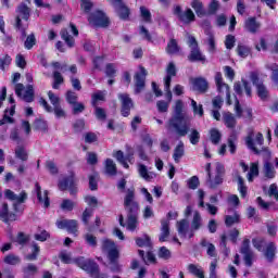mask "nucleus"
Wrapping results in <instances>:
<instances>
[{
	"label": "nucleus",
	"mask_w": 278,
	"mask_h": 278,
	"mask_svg": "<svg viewBox=\"0 0 278 278\" xmlns=\"http://www.w3.org/2000/svg\"><path fill=\"white\" fill-rule=\"evenodd\" d=\"M177 231L180 236V238H194V233L192 232V229L190 228V223L188 219H181L180 222H177Z\"/></svg>",
	"instance_id": "obj_22"
},
{
	"label": "nucleus",
	"mask_w": 278,
	"mask_h": 278,
	"mask_svg": "<svg viewBox=\"0 0 278 278\" xmlns=\"http://www.w3.org/2000/svg\"><path fill=\"white\" fill-rule=\"evenodd\" d=\"M223 121L228 129H236V125L238 124V122L230 112L223 113Z\"/></svg>",
	"instance_id": "obj_31"
},
{
	"label": "nucleus",
	"mask_w": 278,
	"mask_h": 278,
	"mask_svg": "<svg viewBox=\"0 0 278 278\" xmlns=\"http://www.w3.org/2000/svg\"><path fill=\"white\" fill-rule=\"evenodd\" d=\"M267 68H269V71H271V80L274 81V84H276L278 86V65L277 64H271L268 65Z\"/></svg>",
	"instance_id": "obj_58"
},
{
	"label": "nucleus",
	"mask_w": 278,
	"mask_h": 278,
	"mask_svg": "<svg viewBox=\"0 0 278 278\" xmlns=\"http://www.w3.org/2000/svg\"><path fill=\"white\" fill-rule=\"evenodd\" d=\"M99 181V174H92L89 176V188L90 190H97Z\"/></svg>",
	"instance_id": "obj_59"
},
{
	"label": "nucleus",
	"mask_w": 278,
	"mask_h": 278,
	"mask_svg": "<svg viewBox=\"0 0 278 278\" xmlns=\"http://www.w3.org/2000/svg\"><path fill=\"white\" fill-rule=\"evenodd\" d=\"M118 222L121 227H126L128 231H136L138 229V214H127L126 224L123 215H119Z\"/></svg>",
	"instance_id": "obj_17"
},
{
	"label": "nucleus",
	"mask_w": 278,
	"mask_h": 278,
	"mask_svg": "<svg viewBox=\"0 0 278 278\" xmlns=\"http://www.w3.org/2000/svg\"><path fill=\"white\" fill-rule=\"evenodd\" d=\"M113 157H115L124 168H129V164H134V150L128 148L126 155L121 150L115 151ZM127 162H129V164H127Z\"/></svg>",
	"instance_id": "obj_11"
},
{
	"label": "nucleus",
	"mask_w": 278,
	"mask_h": 278,
	"mask_svg": "<svg viewBox=\"0 0 278 278\" xmlns=\"http://www.w3.org/2000/svg\"><path fill=\"white\" fill-rule=\"evenodd\" d=\"M170 236V222L168 219H163L161 222V235L159 237L160 242H166Z\"/></svg>",
	"instance_id": "obj_27"
},
{
	"label": "nucleus",
	"mask_w": 278,
	"mask_h": 278,
	"mask_svg": "<svg viewBox=\"0 0 278 278\" xmlns=\"http://www.w3.org/2000/svg\"><path fill=\"white\" fill-rule=\"evenodd\" d=\"M201 247L206 249V253L210 257H216V247H214V244L210 243L206 239H203L201 241Z\"/></svg>",
	"instance_id": "obj_37"
},
{
	"label": "nucleus",
	"mask_w": 278,
	"mask_h": 278,
	"mask_svg": "<svg viewBox=\"0 0 278 278\" xmlns=\"http://www.w3.org/2000/svg\"><path fill=\"white\" fill-rule=\"evenodd\" d=\"M65 99L67 101V103H70V105H73L74 103H77V99H79V97L77 96V93L73 90H68L65 93Z\"/></svg>",
	"instance_id": "obj_55"
},
{
	"label": "nucleus",
	"mask_w": 278,
	"mask_h": 278,
	"mask_svg": "<svg viewBox=\"0 0 278 278\" xmlns=\"http://www.w3.org/2000/svg\"><path fill=\"white\" fill-rule=\"evenodd\" d=\"M237 140H238V136L236 135V132H232L228 139L229 151L232 155H233V153H236V141Z\"/></svg>",
	"instance_id": "obj_57"
},
{
	"label": "nucleus",
	"mask_w": 278,
	"mask_h": 278,
	"mask_svg": "<svg viewBox=\"0 0 278 278\" xmlns=\"http://www.w3.org/2000/svg\"><path fill=\"white\" fill-rule=\"evenodd\" d=\"M35 192L37 194V199L42 207L47 210L49 205H51V201L49 200V191L45 190L42 192V188L40 187V184H35Z\"/></svg>",
	"instance_id": "obj_24"
},
{
	"label": "nucleus",
	"mask_w": 278,
	"mask_h": 278,
	"mask_svg": "<svg viewBox=\"0 0 278 278\" xmlns=\"http://www.w3.org/2000/svg\"><path fill=\"white\" fill-rule=\"evenodd\" d=\"M118 99L122 103V115L125 117L129 116L131 108H134V100H131L128 93H118Z\"/></svg>",
	"instance_id": "obj_20"
},
{
	"label": "nucleus",
	"mask_w": 278,
	"mask_h": 278,
	"mask_svg": "<svg viewBox=\"0 0 278 278\" xmlns=\"http://www.w3.org/2000/svg\"><path fill=\"white\" fill-rule=\"evenodd\" d=\"M191 8H193L198 16H205V9H203V2L199 0H193L191 2Z\"/></svg>",
	"instance_id": "obj_40"
},
{
	"label": "nucleus",
	"mask_w": 278,
	"mask_h": 278,
	"mask_svg": "<svg viewBox=\"0 0 278 278\" xmlns=\"http://www.w3.org/2000/svg\"><path fill=\"white\" fill-rule=\"evenodd\" d=\"M187 270L198 278H205V273L203 271V267L200 265L189 264L187 266Z\"/></svg>",
	"instance_id": "obj_32"
},
{
	"label": "nucleus",
	"mask_w": 278,
	"mask_h": 278,
	"mask_svg": "<svg viewBox=\"0 0 278 278\" xmlns=\"http://www.w3.org/2000/svg\"><path fill=\"white\" fill-rule=\"evenodd\" d=\"M111 3L115 9V12H117L119 18H122L123 21H127V18H129V8L125 5V2H123V0H112Z\"/></svg>",
	"instance_id": "obj_23"
},
{
	"label": "nucleus",
	"mask_w": 278,
	"mask_h": 278,
	"mask_svg": "<svg viewBox=\"0 0 278 278\" xmlns=\"http://www.w3.org/2000/svg\"><path fill=\"white\" fill-rule=\"evenodd\" d=\"M233 90L236 94H239V97H242L243 92H245L247 97L251 98L253 96L251 83H249L244 78L241 79V83L240 81L235 83Z\"/></svg>",
	"instance_id": "obj_15"
},
{
	"label": "nucleus",
	"mask_w": 278,
	"mask_h": 278,
	"mask_svg": "<svg viewBox=\"0 0 278 278\" xmlns=\"http://www.w3.org/2000/svg\"><path fill=\"white\" fill-rule=\"evenodd\" d=\"M275 251H277V247H275V243H268L265 251V257L267 262H273V260H275Z\"/></svg>",
	"instance_id": "obj_39"
},
{
	"label": "nucleus",
	"mask_w": 278,
	"mask_h": 278,
	"mask_svg": "<svg viewBox=\"0 0 278 278\" xmlns=\"http://www.w3.org/2000/svg\"><path fill=\"white\" fill-rule=\"evenodd\" d=\"M238 223H240V214H238V212H235L233 215L225 216L226 227H231L233 225H238Z\"/></svg>",
	"instance_id": "obj_36"
},
{
	"label": "nucleus",
	"mask_w": 278,
	"mask_h": 278,
	"mask_svg": "<svg viewBox=\"0 0 278 278\" xmlns=\"http://www.w3.org/2000/svg\"><path fill=\"white\" fill-rule=\"evenodd\" d=\"M191 106L194 114H198L199 116H203V105L197 104V101L191 100Z\"/></svg>",
	"instance_id": "obj_64"
},
{
	"label": "nucleus",
	"mask_w": 278,
	"mask_h": 278,
	"mask_svg": "<svg viewBox=\"0 0 278 278\" xmlns=\"http://www.w3.org/2000/svg\"><path fill=\"white\" fill-rule=\"evenodd\" d=\"M147 80V70L144 67L139 68V73L135 75V94H140L144 90V81Z\"/></svg>",
	"instance_id": "obj_21"
},
{
	"label": "nucleus",
	"mask_w": 278,
	"mask_h": 278,
	"mask_svg": "<svg viewBox=\"0 0 278 278\" xmlns=\"http://www.w3.org/2000/svg\"><path fill=\"white\" fill-rule=\"evenodd\" d=\"M15 157L17 160H21V162H27V160H29V154L27 153V150H25L24 147L17 146L15 148Z\"/></svg>",
	"instance_id": "obj_33"
},
{
	"label": "nucleus",
	"mask_w": 278,
	"mask_h": 278,
	"mask_svg": "<svg viewBox=\"0 0 278 278\" xmlns=\"http://www.w3.org/2000/svg\"><path fill=\"white\" fill-rule=\"evenodd\" d=\"M34 46H36V36L34 34H30L27 36L25 42H24V47L25 49H27L28 51L34 49Z\"/></svg>",
	"instance_id": "obj_54"
},
{
	"label": "nucleus",
	"mask_w": 278,
	"mask_h": 278,
	"mask_svg": "<svg viewBox=\"0 0 278 278\" xmlns=\"http://www.w3.org/2000/svg\"><path fill=\"white\" fill-rule=\"evenodd\" d=\"M138 173L140 177H142V179H144L146 181H151L152 179H155V174L153 172H149L144 164L138 165Z\"/></svg>",
	"instance_id": "obj_29"
},
{
	"label": "nucleus",
	"mask_w": 278,
	"mask_h": 278,
	"mask_svg": "<svg viewBox=\"0 0 278 278\" xmlns=\"http://www.w3.org/2000/svg\"><path fill=\"white\" fill-rule=\"evenodd\" d=\"M202 225H203V218H201V214L198 211H195L193 213V218H192L191 227H190L193 236H194V231H199V229H201Z\"/></svg>",
	"instance_id": "obj_30"
},
{
	"label": "nucleus",
	"mask_w": 278,
	"mask_h": 278,
	"mask_svg": "<svg viewBox=\"0 0 278 278\" xmlns=\"http://www.w3.org/2000/svg\"><path fill=\"white\" fill-rule=\"evenodd\" d=\"M58 229H66L68 233H73V236L77 237V220L75 219H59L56 220Z\"/></svg>",
	"instance_id": "obj_18"
},
{
	"label": "nucleus",
	"mask_w": 278,
	"mask_h": 278,
	"mask_svg": "<svg viewBox=\"0 0 278 278\" xmlns=\"http://www.w3.org/2000/svg\"><path fill=\"white\" fill-rule=\"evenodd\" d=\"M252 244L254 249H257V251H263L264 244H266V241L262 238H256L252 240Z\"/></svg>",
	"instance_id": "obj_63"
},
{
	"label": "nucleus",
	"mask_w": 278,
	"mask_h": 278,
	"mask_svg": "<svg viewBox=\"0 0 278 278\" xmlns=\"http://www.w3.org/2000/svg\"><path fill=\"white\" fill-rule=\"evenodd\" d=\"M185 149H184V143L180 141L178 146L174 150V161L176 163H179V160L184 157Z\"/></svg>",
	"instance_id": "obj_41"
},
{
	"label": "nucleus",
	"mask_w": 278,
	"mask_h": 278,
	"mask_svg": "<svg viewBox=\"0 0 278 278\" xmlns=\"http://www.w3.org/2000/svg\"><path fill=\"white\" fill-rule=\"evenodd\" d=\"M260 175V168L257 163H252L250 167V172L248 173V181H253L254 177H257Z\"/></svg>",
	"instance_id": "obj_45"
},
{
	"label": "nucleus",
	"mask_w": 278,
	"mask_h": 278,
	"mask_svg": "<svg viewBox=\"0 0 278 278\" xmlns=\"http://www.w3.org/2000/svg\"><path fill=\"white\" fill-rule=\"evenodd\" d=\"M60 190H70L71 194H77V187L75 184V173H71L67 178L59 182Z\"/></svg>",
	"instance_id": "obj_16"
},
{
	"label": "nucleus",
	"mask_w": 278,
	"mask_h": 278,
	"mask_svg": "<svg viewBox=\"0 0 278 278\" xmlns=\"http://www.w3.org/2000/svg\"><path fill=\"white\" fill-rule=\"evenodd\" d=\"M237 184H238V190L241 197L244 199L247 197V186H244V179H242V176L237 175Z\"/></svg>",
	"instance_id": "obj_46"
},
{
	"label": "nucleus",
	"mask_w": 278,
	"mask_h": 278,
	"mask_svg": "<svg viewBox=\"0 0 278 278\" xmlns=\"http://www.w3.org/2000/svg\"><path fill=\"white\" fill-rule=\"evenodd\" d=\"M211 134V142L213 144H218L220 142V138H223V135L220 134V131H218V129L213 128L210 131Z\"/></svg>",
	"instance_id": "obj_50"
},
{
	"label": "nucleus",
	"mask_w": 278,
	"mask_h": 278,
	"mask_svg": "<svg viewBox=\"0 0 278 278\" xmlns=\"http://www.w3.org/2000/svg\"><path fill=\"white\" fill-rule=\"evenodd\" d=\"M124 207L127 214H140V203L136 201V190L134 188L125 191Z\"/></svg>",
	"instance_id": "obj_4"
},
{
	"label": "nucleus",
	"mask_w": 278,
	"mask_h": 278,
	"mask_svg": "<svg viewBox=\"0 0 278 278\" xmlns=\"http://www.w3.org/2000/svg\"><path fill=\"white\" fill-rule=\"evenodd\" d=\"M223 177H225V166H223L220 163H217L215 167V175L211 174L207 176L206 186L213 190L218 188V186L223 184Z\"/></svg>",
	"instance_id": "obj_6"
},
{
	"label": "nucleus",
	"mask_w": 278,
	"mask_h": 278,
	"mask_svg": "<svg viewBox=\"0 0 278 278\" xmlns=\"http://www.w3.org/2000/svg\"><path fill=\"white\" fill-rule=\"evenodd\" d=\"M245 144L250 151H253L256 155H260L261 151L257 147H264V135L262 132L249 130L248 136L245 137Z\"/></svg>",
	"instance_id": "obj_5"
},
{
	"label": "nucleus",
	"mask_w": 278,
	"mask_h": 278,
	"mask_svg": "<svg viewBox=\"0 0 278 278\" xmlns=\"http://www.w3.org/2000/svg\"><path fill=\"white\" fill-rule=\"evenodd\" d=\"M140 16H141L142 21H144V23L153 22L151 11H149V9H147V7H140Z\"/></svg>",
	"instance_id": "obj_44"
},
{
	"label": "nucleus",
	"mask_w": 278,
	"mask_h": 278,
	"mask_svg": "<svg viewBox=\"0 0 278 278\" xmlns=\"http://www.w3.org/2000/svg\"><path fill=\"white\" fill-rule=\"evenodd\" d=\"M191 88L194 90V92L205 94V92H207L210 89V83H207V79L203 77H197L191 79Z\"/></svg>",
	"instance_id": "obj_19"
},
{
	"label": "nucleus",
	"mask_w": 278,
	"mask_h": 278,
	"mask_svg": "<svg viewBox=\"0 0 278 278\" xmlns=\"http://www.w3.org/2000/svg\"><path fill=\"white\" fill-rule=\"evenodd\" d=\"M61 38H62L63 40H65V42H66V45H67L68 47H75V39H73V37H71V35H68V30L63 29V30L61 31Z\"/></svg>",
	"instance_id": "obj_53"
},
{
	"label": "nucleus",
	"mask_w": 278,
	"mask_h": 278,
	"mask_svg": "<svg viewBox=\"0 0 278 278\" xmlns=\"http://www.w3.org/2000/svg\"><path fill=\"white\" fill-rule=\"evenodd\" d=\"M157 255L161 260H170L173 257V253L166 247H161Z\"/></svg>",
	"instance_id": "obj_49"
},
{
	"label": "nucleus",
	"mask_w": 278,
	"mask_h": 278,
	"mask_svg": "<svg viewBox=\"0 0 278 278\" xmlns=\"http://www.w3.org/2000/svg\"><path fill=\"white\" fill-rule=\"evenodd\" d=\"M240 253H242V255H248L253 253L251 251V240L249 239H244L240 249Z\"/></svg>",
	"instance_id": "obj_56"
},
{
	"label": "nucleus",
	"mask_w": 278,
	"mask_h": 278,
	"mask_svg": "<svg viewBox=\"0 0 278 278\" xmlns=\"http://www.w3.org/2000/svg\"><path fill=\"white\" fill-rule=\"evenodd\" d=\"M136 244L138 247H148V249H151V238L144 235L143 237L136 239Z\"/></svg>",
	"instance_id": "obj_51"
},
{
	"label": "nucleus",
	"mask_w": 278,
	"mask_h": 278,
	"mask_svg": "<svg viewBox=\"0 0 278 278\" xmlns=\"http://www.w3.org/2000/svg\"><path fill=\"white\" fill-rule=\"evenodd\" d=\"M102 251L108 253L109 260L114 262V260H118V249L116 248V243L110 239L102 240Z\"/></svg>",
	"instance_id": "obj_12"
},
{
	"label": "nucleus",
	"mask_w": 278,
	"mask_h": 278,
	"mask_svg": "<svg viewBox=\"0 0 278 278\" xmlns=\"http://www.w3.org/2000/svg\"><path fill=\"white\" fill-rule=\"evenodd\" d=\"M53 79L54 83L52 85V88L54 90H59L60 86H62V84H64V77L62 76V74L58 71L53 72Z\"/></svg>",
	"instance_id": "obj_42"
},
{
	"label": "nucleus",
	"mask_w": 278,
	"mask_h": 278,
	"mask_svg": "<svg viewBox=\"0 0 278 278\" xmlns=\"http://www.w3.org/2000/svg\"><path fill=\"white\" fill-rule=\"evenodd\" d=\"M139 255L140 257H142L146 264H155V254H153L152 252H148L144 258V251L139 250Z\"/></svg>",
	"instance_id": "obj_48"
},
{
	"label": "nucleus",
	"mask_w": 278,
	"mask_h": 278,
	"mask_svg": "<svg viewBox=\"0 0 278 278\" xmlns=\"http://www.w3.org/2000/svg\"><path fill=\"white\" fill-rule=\"evenodd\" d=\"M166 52L169 55H175V53H179V46L177 45V41L175 39H170V41L167 43Z\"/></svg>",
	"instance_id": "obj_43"
},
{
	"label": "nucleus",
	"mask_w": 278,
	"mask_h": 278,
	"mask_svg": "<svg viewBox=\"0 0 278 278\" xmlns=\"http://www.w3.org/2000/svg\"><path fill=\"white\" fill-rule=\"evenodd\" d=\"M75 263L77 264V266H79V268L86 270V273H90V275H97V273H99V265L92 260L78 257L75 260Z\"/></svg>",
	"instance_id": "obj_10"
},
{
	"label": "nucleus",
	"mask_w": 278,
	"mask_h": 278,
	"mask_svg": "<svg viewBox=\"0 0 278 278\" xmlns=\"http://www.w3.org/2000/svg\"><path fill=\"white\" fill-rule=\"evenodd\" d=\"M174 14H175V16H177V18L180 21V23H184V25H190V23H193V21L195 18L194 12H192L191 9L181 11L180 5L174 7Z\"/></svg>",
	"instance_id": "obj_9"
},
{
	"label": "nucleus",
	"mask_w": 278,
	"mask_h": 278,
	"mask_svg": "<svg viewBox=\"0 0 278 278\" xmlns=\"http://www.w3.org/2000/svg\"><path fill=\"white\" fill-rule=\"evenodd\" d=\"M176 76H177V66L173 62H169L166 67V76L164 78V84H166V88H168L170 81H173V77H176Z\"/></svg>",
	"instance_id": "obj_28"
},
{
	"label": "nucleus",
	"mask_w": 278,
	"mask_h": 278,
	"mask_svg": "<svg viewBox=\"0 0 278 278\" xmlns=\"http://www.w3.org/2000/svg\"><path fill=\"white\" fill-rule=\"evenodd\" d=\"M5 199H9V201H15V203H23L24 201H27V193L25 191H22L20 195H16L14 191L7 189L4 191Z\"/></svg>",
	"instance_id": "obj_26"
},
{
	"label": "nucleus",
	"mask_w": 278,
	"mask_h": 278,
	"mask_svg": "<svg viewBox=\"0 0 278 278\" xmlns=\"http://www.w3.org/2000/svg\"><path fill=\"white\" fill-rule=\"evenodd\" d=\"M250 79L256 88V94L260 98L261 101H266L268 99V89L266 88V85L260 79V76L255 73L250 74Z\"/></svg>",
	"instance_id": "obj_7"
},
{
	"label": "nucleus",
	"mask_w": 278,
	"mask_h": 278,
	"mask_svg": "<svg viewBox=\"0 0 278 278\" xmlns=\"http://www.w3.org/2000/svg\"><path fill=\"white\" fill-rule=\"evenodd\" d=\"M88 21L90 25H94L96 27H108L110 21L105 16V13L101 11H97L96 13L89 15Z\"/></svg>",
	"instance_id": "obj_14"
},
{
	"label": "nucleus",
	"mask_w": 278,
	"mask_h": 278,
	"mask_svg": "<svg viewBox=\"0 0 278 278\" xmlns=\"http://www.w3.org/2000/svg\"><path fill=\"white\" fill-rule=\"evenodd\" d=\"M262 27V23L257 22L255 17H249L244 22V29L249 31V34H257Z\"/></svg>",
	"instance_id": "obj_25"
},
{
	"label": "nucleus",
	"mask_w": 278,
	"mask_h": 278,
	"mask_svg": "<svg viewBox=\"0 0 278 278\" xmlns=\"http://www.w3.org/2000/svg\"><path fill=\"white\" fill-rule=\"evenodd\" d=\"M263 170L265 177H267L268 179H275V175H277V172H275V167H273V164H270L269 162H265Z\"/></svg>",
	"instance_id": "obj_38"
},
{
	"label": "nucleus",
	"mask_w": 278,
	"mask_h": 278,
	"mask_svg": "<svg viewBox=\"0 0 278 278\" xmlns=\"http://www.w3.org/2000/svg\"><path fill=\"white\" fill-rule=\"evenodd\" d=\"M15 94L26 103H31L34 101V86L28 85L25 88L23 84H16Z\"/></svg>",
	"instance_id": "obj_8"
},
{
	"label": "nucleus",
	"mask_w": 278,
	"mask_h": 278,
	"mask_svg": "<svg viewBox=\"0 0 278 278\" xmlns=\"http://www.w3.org/2000/svg\"><path fill=\"white\" fill-rule=\"evenodd\" d=\"M166 129L174 131L176 136L184 138L190 134V127H192V119L190 116L184 113V102L181 100L176 101L174 106V115L167 121Z\"/></svg>",
	"instance_id": "obj_1"
},
{
	"label": "nucleus",
	"mask_w": 278,
	"mask_h": 278,
	"mask_svg": "<svg viewBox=\"0 0 278 278\" xmlns=\"http://www.w3.org/2000/svg\"><path fill=\"white\" fill-rule=\"evenodd\" d=\"M104 169L106 175L114 177L116 175V163L112 159H106Z\"/></svg>",
	"instance_id": "obj_35"
},
{
	"label": "nucleus",
	"mask_w": 278,
	"mask_h": 278,
	"mask_svg": "<svg viewBox=\"0 0 278 278\" xmlns=\"http://www.w3.org/2000/svg\"><path fill=\"white\" fill-rule=\"evenodd\" d=\"M8 214H10L8 203H3L0 208V220H2V223H8Z\"/></svg>",
	"instance_id": "obj_61"
},
{
	"label": "nucleus",
	"mask_w": 278,
	"mask_h": 278,
	"mask_svg": "<svg viewBox=\"0 0 278 278\" xmlns=\"http://www.w3.org/2000/svg\"><path fill=\"white\" fill-rule=\"evenodd\" d=\"M35 129L37 131H47V122L45 119H36L34 123Z\"/></svg>",
	"instance_id": "obj_60"
},
{
	"label": "nucleus",
	"mask_w": 278,
	"mask_h": 278,
	"mask_svg": "<svg viewBox=\"0 0 278 278\" xmlns=\"http://www.w3.org/2000/svg\"><path fill=\"white\" fill-rule=\"evenodd\" d=\"M215 84L217 86V91L220 94H226V99L228 100L229 105L231 104V92L229 91V85L223 81V74L217 72L215 74Z\"/></svg>",
	"instance_id": "obj_13"
},
{
	"label": "nucleus",
	"mask_w": 278,
	"mask_h": 278,
	"mask_svg": "<svg viewBox=\"0 0 278 278\" xmlns=\"http://www.w3.org/2000/svg\"><path fill=\"white\" fill-rule=\"evenodd\" d=\"M187 43L190 48V53L188 55L189 62H202L205 63V55L201 52L199 48V42L194 36L187 34Z\"/></svg>",
	"instance_id": "obj_3"
},
{
	"label": "nucleus",
	"mask_w": 278,
	"mask_h": 278,
	"mask_svg": "<svg viewBox=\"0 0 278 278\" xmlns=\"http://www.w3.org/2000/svg\"><path fill=\"white\" fill-rule=\"evenodd\" d=\"M189 140L190 142L195 146L198 142H200L201 140V132H199V130L197 129H191L190 134H189Z\"/></svg>",
	"instance_id": "obj_52"
},
{
	"label": "nucleus",
	"mask_w": 278,
	"mask_h": 278,
	"mask_svg": "<svg viewBox=\"0 0 278 278\" xmlns=\"http://www.w3.org/2000/svg\"><path fill=\"white\" fill-rule=\"evenodd\" d=\"M105 94H108V91H97L92 93L91 96V105L93 108H97L99 101H105Z\"/></svg>",
	"instance_id": "obj_34"
},
{
	"label": "nucleus",
	"mask_w": 278,
	"mask_h": 278,
	"mask_svg": "<svg viewBox=\"0 0 278 278\" xmlns=\"http://www.w3.org/2000/svg\"><path fill=\"white\" fill-rule=\"evenodd\" d=\"M21 262V257L15 254H9L4 257V264H9L10 266H16Z\"/></svg>",
	"instance_id": "obj_47"
},
{
	"label": "nucleus",
	"mask_w": 278,
	"mask_h": 278,
	"mask_svg": "<svg viewBox=\"0 0 278 278\" xmlns=\"http://www.w3.org/2000/svg\"><path fill=\"white\" fill-rule=\"evenodd\" d=\"M30 14H31V10L26 4L22 3L17 7L15 23H16L17 29L21 31L24 38L25 36H27V33H26L27 24H24L23 21L27 23L29 21Z\"/></svg>",
	"instance_id": "obj_2"
},
{
	"label": "nucleus",
	"mask_w": 278,
	"mask_h": 278,
	"mask_svg": "<svg viewBox=\"0 0 278 278\" xmlns=\"http://www.w3.org/2000/svg\"><path fill=\"white\" fill-rule=\"evenodd\" d=\"M84 238H85V242H86L89 247H92V248L97 247V238L94 237V235H92V233H86V235L84 236Z\"/></svg>",
	"instance_id": "obj_62"
}]
</instances>
